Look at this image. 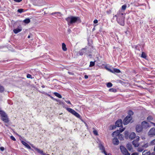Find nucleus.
<instances>
[{
	"instance_id": "obj_1",
	"label": "nucleus",
	"mask_w": 155,
	"mask_h": 155,
	"mask_svg": "<svg viewBox=\"0 0 155 155\" xmlns=\"http://www.w3.org/2000/svg\"><path fill=\"white\" fill-rule=\"evenodd\" d=\"M125 14L121 10H119L114 18L116 17L117 22L120 25L123 26L124 24Z\"/></svg>"
},
{
	"instance_id": "obj_2",
	"label": "nucleus",
	"mask_w": 155,
	"mask_h": 155,
	"mask_svg": "<svg viewBox=\"0 0 155 155\" xmlns=\"http://www.w3.org/2000/svg\"><path fill=\"white\" fill-rule=\"evenodd\" d=\"M65 19L68 22V25H70L76 22L80 23L81 22L80 18L78 17L70 16L67 18Z\"/></svg>"
},
{
	"instance_id": "obj_3",
	"label": "nucleus",
	"mask_w": 155,
	"mask_h": 155,
	"mask_svg": "<svg viewBox=\"0 0 155 155\" xmlns=\"http://www.w3.org/2000/svg\"><path fill=\"white\" fill-rule=\"evenodd\" d=\"M0 114L1 115L2 120L4 122L7 123L9 122V120L7 115L4 111L0 110Z\"/></svg>"
},
{
	"instance_id": "obj_4",
	"label": "nucleus",
	"mask_w": 155,
	"mask_h": 155,
	"mask_svg": "<svg viewBox=\"0 0 155 155\" xmlns=\"http://www.w3.org/2000/svg\"><path fill=\"white\" fill-rule=\"evenodd\" d=\"M121 151L124 155H130V153L128 152L127 149L123 146H120Z\"/></svg>"
},
{
	"instance_id": "obj_5",
	"label": "nucleus",
	"mask_w": 155,
	"mask_h": 155,
	"mask_svg": "<svg viewBox=\"0 0 155 155\" xmlns=\"http://www.w3.org/2000/svg\"><path fill=\"white\" fill-rule=\"evenodd\" d=\"M141 124L143 129H146L151 127L149 123L146 121L142 122Z\"/></svg>"
},
{
	"instance_id": "obj_6",
	"label": "nucleus",
	"mask_w": 155,
	"mask_h": 155,
	"mask_svg": "<svg viewBox=\"0 0 155 155\" xmlns=\"http://www.w3.org/2000/svg\"><path fill=\"white\" fill-rule=\"evenodd\" d=\"M148 136L150 137H152L155 136V128H152L148 133Z\"/></svg>"
},
{
	"instance_id": "obj_7",
	"label": "nucleus",
	"mask_w": 155,
	"mask_h": 155,
	"mask_svg": "<svg viewBox=\"0 0 155 155\" xmlns=\"http://www.w3.org/2000/svg\"><path fill=\"white\" fill-rule=\"evenodd\" d=\"M132 119L131 117L127 116L123 120V124L125 125L127 124L131 121Z\"/></svg>"
},
{
	"instance_id": "obj_8",
	"label": "nucleus",
	"mask_w": 155,
	"mask_h": 155,
	"mask_svg": "<svg viewBox=\"0 0 155 155\" xmlns=\"http://www.w3.org/2000/svg\"><path fill=\"white\" fill-rule=\"evenodd\" d=\"M143 128L142 127L141 125H137L136 127V130L137 132H140L143 130Z\"/></svg>"
},
{
	"instance_id": "obj_9",
	"label": "nucleus",
	"mask_w": 155,
	"mask_h": 155,
	"mask_svg": "<svg viewBox=\"0 0 155 155\" xmlns=\"http://www.w3.org/2000/svg\"><path fill=\"white\" fill-rule=\"evenodd\" d=\"M116 126L118 127H120L122 125V121L121 119H119L117 120L115 123Z\"/></svg>"
},
{
	"instance_id": "obj_10",
	"label": "nucleus",
	"mask_w": 155,
	"mask_h": 155,
	"mask_svg": "<svg viewBox=\"0 0 155 155\" xmlns=\"http://www.w3.org/2000/svg\"><path fill=\"white\" fill-rule=\"evenodd\" d=\"M21 142L26 147H27L28 149H30L33 151H34L33 149H31V147L28 144H27L26 142H25L23 141H21Z\"/></svg>"
},
{
	"instance_id": "obj_11",
	"label": "nucleus",
	"mask_w": 155,
	"mask_h": 155,
	"mask_svg": "<svg viewBox=\"0 0 155 155\" xmlns=\"http://www.w3.org/2000/svg\"><path fill=\"white\" fill-rule=\"evenodd\" d=\"M119 141L117 138L115 137L113 140V143L115 145H118L119 144Z\"/></svg>"
},
{
	"instance_id": "obj_12",
	"label": "nucleus",
	"mask_w": 155,
	"mask_h": 155,
	"mask_svg": "<svg viewBox=\"0 0 155 155\" xmlns=\"http://www.w3.org/2000/svg\"><path fill=\"white\" fill-rule=\"evenodd\" d=\"M87 49L86 48H82L79 52V54L80 55H82L85 52Z\"/></svg>"
},
{
	"instance_id": "obj_13",
	"label": "nucleus",
	"mask_w": 155,
	"mask_h": 155,
	"mask_svg": "<svg viewBox=\"0 0 155 155\" xmlns=\"http://www.w3.org/2000/svg\"><path fill=\"white\" fill-rule=\"evenodd\" d=\"M22 30V28L21 27L20 28H17L15 29H14L13 30L15 34H17L18 32H19Z\"/></svg>"
},
{
	"instance_id": "obj_14",
	"label": "nucleus",
	"mask_w": 155,
	"mask_h": 155,
	"mask_svg": "<svg viewBox=\"0 0 155 155\" xmlns=\"http://www.w3.org/2000/svg\"><path fill=\"white\" fill-rule=\"evenodd\" d=\"M99 147L100 149L101 150L102 153H104L106 152L105 150V148L104 147L102 144L99 145Z\"/></svg>"
},
{
	"instance_id": "obj_15",
	"label": "nucleus",
	"mask_w": 155,
	"mask_h": 155,
	"mask_svg": "<svg viewBox=\"0 0 155 155\" xmlns=\"http://www.w3.org/2000/svg\"><path fill=\"white\" fill-rule=\"evenodd\" d=\"M136 137V134L134 132L131 133L129 136V138L131 140L133 139Z\"/></svg>"
},
{
	"instance_id": "obj_16",
	"label": "nucleus",
	"mask_w": 155,
	"mask_h": 155,
	"mask_svg": "<svg viewBox=\"0 0 155 155\" xmlns=\"http://www.w3.org/2000/svg\"><path fill=\"white\" fill-rule=\"evenodd\" d=\"M133 145L135 147H137L139 146V144L138 142L136 141L135 140H134L132 142Z\"/></svg>"
},
{
	"instance_id": "obj_17",
	"label": "nucleus",
	"mask_w": 155,
	"mask_h": 155,
	"mask_svg": "<svg viewBox=\"0 0 155 155\" xmlns=\"http://www.w3.org/2000/svg\"><path fill=\"white\" fill-rule=\"evenodd\" d=\"M126 147L129 151H131L133 149L132 146L131 144L130 143L127 144Z\"/></svg>"
},
{
	"instance_id": "obj_18",
	"label": "nucleus",
	"mask_w": 155,
	"mask_h": 155,
	"mask_svg": "<svg viewBox=\"0 0 155 155\" xmlns=\"http://www.w3.org/2000/svg\"><path fill=\"white\" fill-rule=\"evenodd\" d=\"M120 134V132L119 130H117L112 134L113 136H118Z\"/></svg>"
},
{
	"instance_id": "obj_19",
	"label": "nucleus",
	"mask_w": 155,
	"mask_h": 155,
	"mask_svg": "<svg viewBox=\"0 0 155 155\" xmlns=\"http://www.w3.org/2000/svg\"><path fill=\"white\" fill-rule=\"evenodd\" d=\"M66 109L67 111H68L69 112L71 113L72 114H73V113H74V112L75 111L74 110H73L70 108L67 107V108H66Z\"/></svg>"
},
{
	"instance_id": "obj_20",
	"label": "nucleus",
	"mask_w": 155,
	"mask_h": 155,
	"mask_svg": "<svg viewBox=\"0 0 155 155\" xmlns=\"http://www.w3.org/2000/svg\"><path fill=\"white\" fill-rule=\"evenodd\" d=\"M62 49L64 51H66L67 49L66 48L65 44L64 43H62Z\"/></svg>"
},
{
	"instance_id": "obj_21",
	"label": "nucleus",
	"mask_w": 155,
	"mask_h": 155,
	"mask_svg": "<svg viewBox=\"0 0 155 155\" xmlns=\"http://www.w3.org/2000/svg\"><path fill=\"white\" fill-rule=\"evenodd\" d=\"M23 22L25 24H28L30 22V20L29 18H26L23 20Z\"/></svg>"
},
{
	"instance_id": "obj_22",
	"label": "nucleus",
	"mask_w": 155,
	"mask_h": 155,
	"mask_svg": "<svg viewBox=\"0 0 155 155\" xmlns=\"http://www.w3.org/2000/svg\"><path fill=\"white\" fill-rule=\"evenodd\" d=\"M113 71L114 72V73H119L120 72V70L116 68H113Z\"/></svg>"
},
{
	"instance_id": "obj_23",
	"label": "nucleus",
	"mask_w": 155,
	"mask_h": 155,
	"mask_svg": "<svg viewBox=\"0 0 155 155\" xmlns=\"http://www.w3.org/2000/svg\"><path fill=\"white\" fill-rule=\"evenodd\" d=\"M143 155H150V151H144L142 153Z\"/></svg>"
},
{
	"instance_id": "obj_24",
	"label": "nucleus",
	"mask_w": 155,
	"mask_h": 155,
	"mask_svg": "<svg viewBox=\"0 0 155 155\" xmlns=\"http://www.w3.org/2000/svg\"><path fill=\"white\" fill-rule=\"evenodd\" d=\"M73 114L77 117L79 118L80 117V115L75 111H74Z\"/></svg>"
},
{
	"instance_id": "obj_25",
	"label": "nucleus",
	"mask_w": 155,
	"mask_h": 155,
	"mask_svg": "<svg viewBox=\"0 0 155 155\" xmlns=\"http://www.w3.org/2000/svg\"><path fill=\"white\" fill-rule=\"evenodd\" d=\"M54 94L55 95V96L59 98H62V96L59 93H57V92H54Z\"/></svg>"
},
{
	"instance_id": "obj_26",
	"label": "nucleus",
	"mask_w": 155,
	"mask_h": 155,
	"mask_svg": "<svg viewBox=\"0 0 155 155\" xmlns=\"http://www.w3.org/2000/svg\"><path fill=\"white\" fill-rule=\"evenodd\" d=\"M109 91L111 92H116L117 91L116 89L111 88L109 89Z\"/></svg>"
},
{
	"instance_id": "obj_27",
	"label": "nucleus",
	"mask_w": 155,
	"mask_h": 155,
	"mask_svg": "<svg viewBox=\"0 0 155 155\" xmlns=\"http://www.w3.org/2000/svg\"><path fill=\"white\" fill-rule=\"evenodd\" d=\"M4 87L0 84V93L3 92L4 91Z\"/></svg>"
},
{
	"instance_id": "obj_28",
	"label": "nucleus",
	"mask_w": 155,
	"mask_h": 155,
	"mask_svg": "<svg viewBox=\"0 0 155 155\" xmlns=\"http://www.w3.org/2000/svg\"><path fill=\"white\" fill-rule=\"evenodd\" d=\"M128 115L127 116L131 117V116L133 115L134 114L133 112L131 110H130L128 113Z\"/></svg>"
},
{
	"instance_id": "obj_29",
	"label": "nucleus",
	"mask_w": 155,
	"mask_h": 155,
	"mask_svg": "<svg viewBox=\"0 0 155 155\" xmlns=\"http://www.w3.org/2000/svg\"><path fill=\"white\" fill-rule=\"evenodd\" d=\"M38 152L42 155H46V153H44L42 150L39 149V151H38Z\"/></svg>"
},
{
	"instance_id": "obj_30",
	"label": "nucleus",
	"mask_w": 155,
	"mask_h": 155,
	"mask_svg": "<svg viewBox=\"0 0 155 155\" xmlns=\"http://www.w3.org/2000/svg\"><path fill=\"white\" fill-rule=\"evenodd\" d=\"M93 129L94 130L93 132L94 134L95 135H98V134L97 132V131L94 128H93Z\"/></svg>"
},
{
	"instance_id": "obj_31",
	"label": "nucleus",
	"mask_w": 155,
	"mask_h": 155,
	"mask_svg": "<svg viewBox=\"0 0 155 155\" xmlns=\"http://www.w3.org/2000/svg\"><path fill=\"white\" fill-rule=\"evenodd\" d=\"M141 57L143 58H146L147 56L146 54L145 53H144V52H142V54H141Z\"/></svg>"
},
{
	"instance_id": "obj_32",
	"label": "nucleus",
	"mask_w": 155,
	"mask_h": 155,
	"mask_svg": "<svg viewBox=\"0 0 155 155\" xmlns=\"http://www.w3.org/2000/svg\"><path fill=\"white\" fill-rule=\"evenodd\" d=\"M107 87H110L112 86L113 84L111 83L108 82L107 84Z\"/></svg>"
},
{
	"instance_id": "obj_33",
	"label": "nucleus",
	"mask_w": 155,
	"mask_h": 155,
	"mask_svg": "<svg viewBox=\"0 0 155 155\" xmlns=\"http://www.w3.org/2000/svg\"><path fill=\"white\" fill-rule=\"evenodd\" d=\"M95 64V62L94 61H91L90 62V64L89 66L91 67H93L94 65Z\"/></svg>"
},
{
	"instance_id": "obj_34",
	"label": "nucleus",
	"mask_w": 155,
	"mask_h": 155,
	"mask_svg": "<svg viewBox=\"0 0 155 155\" xmlns=\"http://www.w3.org/2000/svg\"><path fill=\"white\" fill-rule=\"evenodd\" d=\"M150 144L151 145H155V139L151 141Z\"/></svg>"
},
{
	"instance_id": "obj_35",
	"label": "nucleus",
	"mask_w": 155,
	"mask_h": 155,
	"mask_svg": "<svg viewBox=\"0 0 155 155\" xmlns=\"http://www.w3.org/2000/svg\"><path fill=\"white\" fill-rule=\"evenodd\" d=\"M118 137L119 139L120 140H122L123 139V138L122 137V135L121 134H120L118 136Z\"/></svg>"
},
{
	"instance_id": "obj_36",
	"label": "nucleus",
	"mask_w": 155,
	"mask_h": 155,
	"mask_svg": "<svg viewBox=\"0 0 155 155\" xmlns=\"http://www.w3.org/2000/svg\"><path fill=\"white\" fill-rule=\"evenodd\" d=\"M51 14L52 15L57 14V15H60L61 13L59 12H53L52 13H51Z\"/></svg>"
},
{
	"instance_id": "obj_37",
	"label": "nucleus",
	"mask_w": 155,
	"mask_h": 155,
	"mask_svg": "<svg viewBox=\"0 0 155 155\" xmlns=\"http://www.w3.org/2000/svg\"><path fill=\"white\" fill-rule=\"evenodd\" d=\"M31 146L32 148H33L35 150H36L37 152L38 151H39V149L35 147L33 144L31 145Z\"/></svg>"
},
{
	"instance_id": "obj_38",
	"label": "nucleus",
	"mask_w": 155,
	"mask_h": 155,
	"mask_svg": "<svg viewBox=\"0 0 155 155\" xmlns=\"http://www.w3.org/2000/svg\"><path fill=\"white\" fill-rule=\"evenodd\" d=\"M148 147V143H147L144 145H143L142 146V147H144L145 148H147Z\"/></svg>"
},
{
	"instance_id": "obj_39",
	"label": "nucleus",
	"mask_w": 155,
	"mask_h": 155,
	"mask_svg": "<svg viewBox=\"0 0 155 155\" xmlns=\"http://www.w3.org/2000/svg\"><path fill=\"white\" fill-rule=\"evenodd\" d=\"M143 150V149L142 147H139L138 149V150L139 152H141Z\"/></svg>"
},
{
	"instance_id": "obj_40",
	"label": "nucleus",
	"mask_w": 155,
	"mask_h": 155,
	"mask_svg": "<svg viewBox=\"0 0 155 155\" xmlns=\"http://www.w3.org/2000/svg\"><path fill=\"white\" fill-rule=\"evenodd\" d=\"M24 9H19L18 10V12L20 13H21L23 12Z\"/></svg>"
},
{
	"instance_id": "obj_41",
	"label": "nucleus",
	"mask_w": 155,
	"mask_h": 155,
	"mask_svg": "<svg viewBox=\"0 0 155 155\" xmlns=\"http://www.w3.org/2000/svg\"><path fill=\"white\" fill-rule=\"evenodd\" d=\"M126 5H122V9L123 10H125L126 8Z\"/></svg>"
},
{
	"instance_id": "obj_42",
	"label": "nucleus",
	"mask_w": 155,
	"mask_h": 155,
	"mask_svg": "<svg viewBox=\"0 0 155 155\" xmlns=\"http://www.w3.org/2000/svg\"><path fill=\"white\" fill-rule=\"evenodd\" d=\"M136 139H135L134 140H135L137 142H138L139 140V139H140V137L139 136H137L136 137Z\"/></svg>"
},
{
	"instance_id": "obj_43",
	"label": "nucleus",
	"mask_w": 155,
	"mask_h": 155,
	"mask_svg": "<svg viewBox=\"0 0 155 155\" xmlns=\"http://www.w3.org/2000/svg\"><path fill=\"white\" fill-rule=\"evenodd\" d=\"M124 128H120V130H119L120 132V133L122 132L124 130Z\"/></svg>"
},
{
	"instance_id": "obj_44",
	"label": "nucleus",
	"mask_w": 155,
	"mask_h": 155,
	"mask_svg": "<svg viewBox=\"0 0 155 155\" xmlns=\"http://www.w3.org/2000/svg\"><path fill=\"white\" fill-rule=\"evenodd\" d=\"M107 70L109 71H110L112 73H114V72L113 71V69H111L107 68Z\"/></svg>"
},
{
	"instance_id": "obj_45",
	"label": "nucleus",
	"mask_w": 155,
	"mask_h": 155,
	"mask_svg": "<svg viewBox=\"0 0 155 155\" xmlns=\"http://www.w3.org/2000/svg\"><path fill=\"white\" fill-rule=\"evenodd\" d=\"M11 139L15 141L16 139L15 138L12 136L10 137Z\"/></svg>"
},
{
	"instance_id": "obj_46",
	"label": "nucleus",
	"mask_w": 155,
	"mask_h": 155,
	"mask_svg": "<svg viewBox=\"0 0 155 155\" xmlns=\"http://www.w3.org/2000/svg\"><path fill=\"white\" fill-rule=\"evenodd\" d=\"M27 77L28 78H32V76L31 75L29 74H28L27 75Z\"/></svg>"
},
{
	"instance_id": "obj_47",
	"label": "nucleus",
	"mask_w": 155,
	"mask_h": 155,
	"mask_svg": "<svg viewBox=\"0 0 155 155\" xmlns=\"http://www.w3.org/2000/svg\"><path fill=\"white\" fill-rule=\"evenodd\" d=\"M152 118L150 116H149L147 118V119L148 120H152Z\"/></svg>"
},
{
	"instance_id": "obj_48",
	"label": "nucleus",
	"mask_w": 155,
	"mask_h": 155,
	"mask_svg": "<svg viewBox=\"0 0 155 155\" xmlns=\"http://www.w3.org/2000/svg\"><path fill=\"white\" fill-rule=\"evenodd\" d=\"M124 134L126 136H127L128 135V131H125V132H124Z\"/></svg>"
},
{
	"instance_id": "obj_49",
	"label": "nucleus",
	"mask_w": 155,
	"mask_h": 155,
	"mask_svg": "<svg viewBox=\"0 0 155 155\" xmlns=\"http://www.w3.org/2000/svg\"><path fill=\"white\" fill-rule=\"evenodd\" d=\"M0 150L2 151H4V148L3 147H0Z\"/></svg>"
},
{
	"instance_id": "obj_50",
	"label": "nucleus",
	"mask_w": 155,
	"mask_h": 155,
	"mask_svg": "<svg viewBox=\"0 0 155 155\" xmlns=\"http://www.w3.org/2000/svg\"><path fill=\"white\" fill-rule=\"evenodd\" d=\"M15 2H19L22 1V0H14Z\"/></svg>"
},
{
	"instance_id": "obj_51",
	"label": "nucleus",
	"mask_w": 155,
	"mask_h": 155,
	"mask_svg": "<svg viewBox=\"0 0 155 155\" xmlns=\"http://www.w3.org/2000/svg\"><path fill=\"white\" fill-rule=\"evenodd\" d=\"M138 154L137 153H134L131 154V155H138Z\"/></svg>"
},
{
	"instance_id": "obj_52",
	"label": "nucleus",
	"mask_w": 155,
	"mask_h": 155,
	"mask_svg": "<svg viewBox=\"0 0 155 155\" xmlns=\"http://www.w3.org/2000/svg\"><path fill=\"white\" fill-rule=\"evenodd\" d=\"M98 22V21L97 20V19H95V20L94 21V23L95 24H96V23H97Z\"/></svg>"
},
{
	"instance_id": "obj_53",
	"label": "nucleus",
	"mask_w": 155,
	"mask_h": 155,
	"mask_svg": "<svg viewBox=\"0 0 155 155\" xmlns=\"http://www.w3.org/2000/svg\"><path fill=\"white\" fill-rule=\"evenodd\" d=\"M65 101L66 103H67L68 104H71V102L69 101Z\"/></svg>"
},
{
	"instance_id": "obj_54",
	"label": "nucleus",
	"mask_w": 155,
	"mask_h": 155,
	"mask_svg": "<svg viewBox=\"0 0 155 155\" xmlns=\"http://www.w3.org/2000/svg\"><path fill=\"white\" fill-rule=\"evenodd\" d=\"M104 154H105V155H112L110 153H107L106 152L105 153H104Z\"/></svg>"
},
{
	"instance_id": "obj_55",
	"label": "nucleus",
	"mask_w": 155,
	"mask_h": 155,
	"mask_svg": "<svg viewBox=\"0 0 155 155\" xmlns=\"http://www.w3.org/2000/svg\"><path fill=\"white\" fill-rule=\"evenodd\" d=\"M84 77L85 79H87L88 78V76L87 75H85Z\"/></svg>"
},
{
	"instance_id": "obj_56",
	"label": "nucleus",
	"mask_w": 155,
	"mask_h": 155,
	"mask_svg": "<svg viewBox=\"0 0 155 155\" xmlns=\"http://www.w3.org/2000/svg\"><path fill=\"white\" fill-rule=\"evenodd\" d=\"M150 123L152 124H153V125H154V126H155V123H153V122H150Z\"/></svg>"
},
{
	"instance_id": "obj_57",
	"label": "nucleus",
	"mask_w": 155,
	"mask_h": 155,
	"mask_svg": "<svg viewBox=\"0 0 155 155\" xmlns=\"http://www.w3.org/2000/svg\"><path fill=\"white\" fill-rule=\"evenodd\" d=\"M151 155H155V153L154 152L152 153Z\"/></svg>"
},
{
	"instance_id": "obj_58",
	"label": "nucleus",
	"mask_w": 155,
	"mask_h": 155,
	"mask_svg": "<svg viewBox=\"0 0 155 155\" xmlns=\"http://www.w3.org/2000/svg\"><path fill=\"white\" fill-rule=\"evenodd\" d=\"M45 94H46V95H48V96H49L51 97V96H50V95H49V94H48L47 93H45Z\"/></svg>"
},
{
	"instance_id": "obj_59",
	"label": "nucleus",
	"mask_w": 155,
	"mask_h": 155,
	"mask_svg": "<svg viewBox=\"0 0 155 155\" xmlns=\"http://www.w3.org/2000/svg\"><path fill=\"white\" fill-rule=\"evenodd\" d=\"M41 87L42 88H44L45 87V86L44 85H43L41 86Z\"/></svg>"
},
{
	"instance_id": "obj_60",
	"label": "nucleus",
	"mask_w": 155,
	"mask_h": 155,
	"mask_svg": "<svg viewBox=\"0 0 155 155\" xmlns=\"http://www.w3.org/2000/svg\"><path fill=\"white\" fill-rule=\"evenodd\" d=\"M28 38H30V35H28Z\"/></svg>"
},
{
	"instance_id": "obj_61",
	"label": "nucleus",
	"mask_w": 155,
	"mask_h": 155,
	"mask_svg": "<svg viewBox=\"0 0 155 155\" xmlns=\"http://www.w3.org/2000/svg\"><path fill=\"white\" fill-rule=\"evenodd\" d=\"M115 128V127H112V129H114Z\"/></svg>"
},
{
	"instance_id": "obj_62",
	"label": "nucleus",
	"mask_w": 155,
	"mask_h": 155,
	"mask_svg": "<svg viewBox=\"0 0 155 155\" xmlns=\"http://www.w3.org/2000/svg\"><path fill=\"white\" fill-rule=\"evenodd\" d=\"M153 150H154V151H155V146Z\"/></svg>"
},
{
	"instance_id": "obj_63",
	"label": "nucleus",
	"mask_w": 155,
	"mask_h": 155,
	"mask_svg": "<svg viewBox=\"0 0 155 155\" xmlns=\"http://www.w3.org/2000/svg\"><path fill=\"white\" fill-rule=\"evenodd\" d=\"M68 73L70 74H71V73L68 72Z\"/></svg>"
},
{
	"instance_id": "obj_64",
	"label": "nucleus",
	"mask_w": 155,
	"mask_h": 155,
	"mask_svg": "<svg viewBox=\"0 0 155 155\" xmlns=\"http://www.w3.org/2000/svg\"><path fill=\"white\" fill-rule=\"evenodd\" d=\"M68 31H71V30H70V29H69L68 30Z\"/></svg>"
}]
</instances>
